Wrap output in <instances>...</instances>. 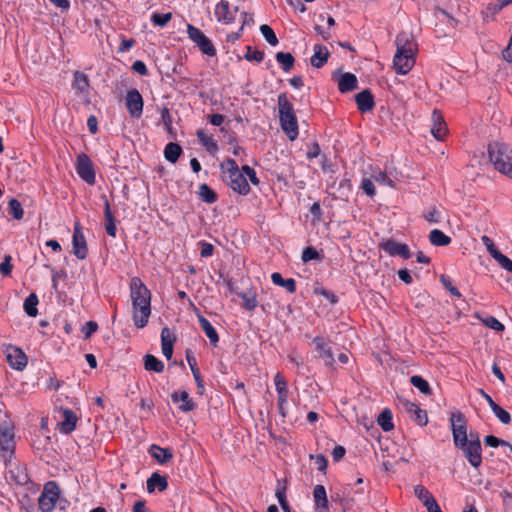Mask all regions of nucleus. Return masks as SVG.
<instances>
[{"label":"nucleus","instance_id":"34","mask_svg":"<svg viewBox=\"0 0 512 512\" xmlns=\"http://www.w3.org/2000/svg\"><path fill=\"white\" fill-rule=\"evenodd\" d=\"M198 320L201 328L209 338L211 344L216 345L219 341L218 334L211 323L203 316H198Z\"/></svg>","mask_w":512,"mask_h":512},{"label":"nucleus","instance_id":"60","mask_svg":"<svg viewBox=\"0 0 512 512\" xmlns=\"http://www.w3.org/2000/svg\"><path fill=\"white\" fill-rule=\"evenodd\" d=\"M11 256L10 255H6L4 257V260L3 262L0 264V273L4 276H8L10 275L11 271H12V264H11Z\"/></svg>","mask_w":512,"mask_h":512},{"label":"nucleus","instance_id":"17","mask_svg":"<svg viewBox=\"0 0 512 512\" xmlns=\"http://www.w3.org/2000/svg\"><path fill=\"white\" fill-rule=\"evenodd\" d=\"M238 13V7H235L232 11L228 1L222 0L220 1L215 8V16L218 21H223L225 23H231L236 19V14Z\"/></svg>","mask_w":512,"mask_h":512},{"label":"nucleus","instance_id":"20","mask_svg":"<svg viewBox=\"0 0 512 512\" xmlns=\"http://www.w3.org/2000/svg\"><path fill=\"white\" fill-rule=\"evenodd\" d=\"M63 419L58 422V428L60 432L64 434H70L76 426L77 416L76 414L68 409L62 412Z\"/></svg>","mask_w":512,"mask_h":512},{"label":"nucleus","instance_id":"37","mask_svg":"<svg viewBox=\"0 0 512 512\" xmlns=\"http://www.w3.org/2000/svg\"><path fill=\"white\" fill-rule=\"evenodd\" d=\"M144 367L147 371L161 373L164 370V363L157 359L154 355L146 354L144 356Z\"/></svg>","mask_w":512,"mask_h":512},{"label":"nucleus","instance_id":"54","mask_svg":"<svg viewBox=\"0 0 512 512\" xmlns=\"http://www.w3.org/2000/svg\"><path fill=\"white\" fill-rule=\"evenodd\" d=\"M440 282L442 285L453 295L456 297H461V293L459 290L452 284L451 279L446 275L440 276Z\"/></svg>","mask_w":512,"mask_h":512},{"label":"nucleus","instance_id":"31","mask_svg":"<svg viewBox=\"0 0 512 512\" xmlns=\"http://www.w3.org/2000/svg\"><path fill=\"white\" fill-rule=\"evenodd\" d=\"M313 497L318 509H322L325 512L328 511V499L325 487L323 485H316L314 487Z\"/></svg>","mask_w":512,"mask_h":512},{"label":"nucleus","instance_id":"56","mask_svg":"<svg viewBox=\"0 0 512 512\" xmlns=\"http://www.w3.org/2000/svg\"><path fill=\"white\" fill-rule=\"evenodd\" d=\"M240 297L243 299L244 307L247 310H253L254 308H256L257 300L254 295H252L251 293H241Z\"/></svg>","mask_w":512,"mask_h":512},{"label":"nucleus","instance_id":"59","mask_svg":"<svg viewBox=\"0 0 512 512\" xmlns=\"http://www.w3.org/2000/svg\"><path fill=\"white\" fill-rule=\"evenodd\" d=\"M481 241L492 257L494 255H496V253L499 252V250L496 248L494 242L492 241V239L490 237L484 235L481 237Z\"/></svg>","mask_w":512,"mask_h":512},{"label":"nucleus","instance_id":"12","mask_svg":"<svg viewBox=\"0 0 512 512\" xmlns=\"http://www.w3.org/2000/svg\"><path fill=\"white\" fill-rule=\"evenodd\" d=\"M76 171L80 178L89 185H93L95 183L93 163L86 154L82 153L77 156Z\"/></svg>","mask_w":512,"mask_h":512},{"label":"nucleus","instance_id":"42","mask_svg":"<svg viewBox=\"0 0 512 512\" xmlns=\"http://www.w3.org/2000/svg\"><path fill=\"white\" fill-rule=\"evenodd\" d=\"M377 423L384 431H391L394 428L391 411L384 409L378 416Z\"/></svg>","mask_w":512,"mask_h":512},{"label":"nucleus","instance_id":"40","mask_svg":"<svg viewBox=\"0 0 512 512\" xmlns=\"http://www.w3.org/2000/svg\"><path fill=\"white\" fill-rule=\"evenodd\" d=\"M275 58L277 62L281 64L285 72H289L294 66L295 59L289 52H278L276 53Z\"/></svg>","mask_w":512,"mask_h":512},{"label":"nucleus","instance_id":"36","mask_svg":"<svg viewBox=\"0 0 512 512\" xmlns=\"http://www.w3.org/2000/svg\"><path fill=\"white\" fill-rule=\"evenodd\" d=\"M182 153V148L179 144L170 142L164 149L165 159L171 163H175Z\"/></svg>","mask_w":512,"mask_h":512},{"label":"nucleus","instance_id":"51","mask_svg":"<svg viewBox=\"0 0 512 512\" xmlns=\"http://www.w3.org/2000/svg\"><path fill=\"white\" fill-rule=\"evenodd\" d=\"M171 18L172 14L170 12L165 14L154 13L151 17V21L154 25L163 27L171 20Z\"/></svg>","mask_w":512,"mask_h":512},{"label":"nucleus","instance_id":"50","mask_svg":"<svg viewBox=\"0 0 512 512\" xmlns=\"http://www.w3.org/2000/svg\"><path fill=\"white\" fill-rule=\"evenodd\" d=\"M481 321L483 322V324L486 327L493 329L495 331H503L504 330V325L493 316H487L486 318H481Z\"/></svg>","mask_w":512,"mask_h":512},{"label":"nucleus","instance_id":"13","mask_svg":"<svg viewBox=\"0 0 512 512\" xmlns=\"http://www.w3.org/2000/svg\"><path fill=\"white\" fill-rule=\"evenodd\" d=\"M126 107L131 117L139 118L143 111V98L137 89H131L126 95Z\"/></svg>","mask_w":512,"mask_h":512},{"label":"nucleus","instance_id":"64","mask_svg":"<svg viewBox=\"0 0 512 512\" xmlns=\"http://www.w3.org/2000/svg\"><path fill=\"white\" fill-rule=\"evenodd\" d=\"M98 329V325L96 322L94 321H88L85 326H83L82 328V331L84 332L85 334V339H88L90 338V336L96 332V330Z\"/></svg>","mask_w":512,"mask_h":512},{"label":"nucleus","instance_id":"23","mask_svg":"<svg viewBox=\"0 0 512 512\" xmlns=\"http://www.w3.org/2000/svg\"><path fill=\"white\" fill-rule=\"evenodd\" d=\"M313 51L314 54L310 59V63L315 68H321L327 62L330 53L325 46L320 44H316Z\"/></svg>","mask_w":512,"mask_h":512},{"label":"nucleus","instance_id":"63","mask_svg":"<svg viewBox=\"0 0 512 512\" xmlns=\"http://www.w3.org/2000/svg\"><path fill=\"white\" fill-rule=\"evenodd\" d=\"M310 458L311 459H314L315 460V465L317 466V469L319 471H325L326 468H327V460L326 458L324 457V455L322 454H319V455H310Z\"/></svg>","mask_w":512,"mask_h":512},{"label":"nucleus","instance_id":"27","mask_svg":"<svg viewBox=\"0 0 512 512\" xmlns=\"http://www.w3.org/2000/svg\"><path fill=\"white\" fill-rule=\"evenodd\" d=\"M414 493L426 509H431V507L437 504L433 495L422 485H416L414 487Z\"/></svg>","mask_w":512,"mask_h":512},{"label":"nucleus","instance_id":"57","mask_svg":"<svg viewBox=\"0 0 512 512\" xmlns=\"http://www.w3.org/2000/svg\"><path fill=\"white\" fill-rule=\"evenodd\" d=\"M161 120L164 124L165 129L169 133H172V117L167 107H164L161 111Z\"/></svg>","mask_w":512,"mask_h":512},{"label":"nucleus","instance_id":"53","mask_svg":"<svg viewBox=\"0 0 512 512\" xmlns=\"http://www.w3.org/2000/svg\"><path fill=\"white\" fill-rule=\"evenodd\" d=\"M245 59L248 61L262 62L264 59V53L259 50H253L251 46H247V53Z\"/></svg>","mask_w":512,"mask_h":512},{"label":"nucleus","instance_id":"14","mask_svg":"<svg viewBox=\"0 0 512 512\" xmlns=\"http://www.w3.org/2000/svg\"><path fill=\"white\" fill-rule=\"evenodd\" d=\"M400 403L416 424L420 426H425L427 424L428 416L425 410H422L419 406L406 399H400Z\"/></svg>","mask_w":512,"mask_h":512},{"label":"nucleus","instance_id":"15","mask_svg":"<svg viewBox=\"0 0 512 512\" xmlns=\"http://www.w3.org/2000/svg\"><path fill=\"white\" fill-rule=\"evenodd\" d=\"M9 365L19 371H22L28 363L25 353L17 347H9L6 352Z\"/></svg>","mask_w":512,"mask_h":512},{"label":"nucleus","instance_id":"61","mask_svg":"<svg viewBox=\"0 0 512 512\" xmlns=\"http://www.w3.org/2000/svg\"><path fill=\"white\" fill-rule=\"evenodd\" d=\"M484 442L486 445H488L490 447L509 445V443L507 441L499 439L493 435L486 436L484 439Z\"/></svg>","mask_w":512,"mask_h":512},{"label":"nucleus","instance_id":"7","mask_svg":"<svg viewBox=\"0 0 512 512\" xmlns=\"http://www.w3.org/2000/svg\"><path fill=\"white\" fill-rule=\"evenodd\" d=\"M187 34L203 54L209 57H214L216 55V48L212 41L200 29L188 24Z\"/></svg>","mask_w":512,"mask_h":512},{"label":"nucleus","instance_id":"38","mask_svg":"<svg viewBox=\"0 0 512 512\" xmlns=\"http://www.w3.org/2000/svg\"><path fill=\"white\" fill-rule=\"evenodd\" d=\"M429 240L434 246H447L451 243V238L438 229L430 232Z\"/></svg>","mask_w":512,"mask_h":512},{"label":"nucleus","instance_id":"8","mask_svg":"<svg viewBox=\"0 0 512 512\" xmlns=\"http://www.w3.org/2000/svg\"><path fill=\"white\" fill-rule=\"evenodd\" d=\"M470 439L465 442V445H460L458 448L463 450L464 456L467 458L469 463L478 468L481 465L482 457H481V443L478 435L473 437V434L470 433Z\"/></svg>","mask_w":512,"mask_h":512},{"label":"nucleus","instance_id":"22","mask_svg":"<svg viewBox=\"0 0 512 512\" xmlns=\"http://www.w3.org/2000/svg\"><path fill=\"white\" fill-rule=\"evenodd\" d=\"M172 401L174 403L181 402V405L179 406V410L188 413L195 409V403L190 398L187 391L183 390L181 392H174L171 395Z\"/></svg>","mask_w":512,"mask_h":512},{"label":"nucleus","instance_id":"32","mask_svg":"<svg viewBox=\"0 0 512 512\" xmlns=\"http://www.w3.org/2000/svg\"><path fill=\"white\" fill-rule=\"evenodd\" d=\"M186 359H187V362L191 368V371H192V374H193V377L195 379V382H196V385H197V388L199 389V394H203L204 393V383H203V380L200 376V372H199V369L197 368V362H196V359L194 356H192L190 354L189 351L186 352Z\"/></svg>","mask_w":512,"mask_h":512},{"label":"nucleus","instance_id":"45","mask_svg":"<svg viewBox=\"0 0 512 512\" xmlns=\"http://www.w3.org/2000/svg\"><path fill=\"white\" fill-rule=\"evenodd\" d=\"M9 205V213L16 220H21L23 218V208L21 203L17 199H11L8 203Z\"/></svg>","mask_w":512,"mask_h":512},{"label":"nucleus","instance_id":"47","mask_svg":"<svg viewBox=\"0 0 512 512\" xmlns=\"http://www.w3.org/2000/svg\"><path fill=\"white\" fill-rule=\"evenodd\" d=\"M260 32L263 35V37L265 38V40L270 45L276 46L278 44V39H277L274 31L272 30V28L269 25H267V24L261 25Z\"/></svg>","mask_w":512,"mask_h":512},{"label":"nucleus","instance_id":"35","mask_svg":"<svg viewBox=\"0 0 512 512\" xmlns=\"http://www.w3.org/2000/svg\"><path fill=\"white\" fill-rule=\"evenodd\" d=\"M271 280L275 285L285 288L289 293H293L296 290L295 280L292 278L284 279L278 272L271 275Z\"/></svg>","mask_w":512,"mask_h":512},{"label":"nucleus","instance_id":"9","mask_svg":"<svg viewBox=\"0 0 512 512\" xmlns=\"http://www.w3.org/2000/svg\"><path fill=\"white\" fill-rule=\"evenodd\" d=\"M453 440L455 446L465 445L469 439L464 415L461 412H454L450 418Z\"/></svg>","mask_w":512,"mask_h":512},{"label":"nucleus","instance_id":"55","mask_svg":"<svg viewBox=\"0 0 512 512\" xmlns=\"http://www.w3.org/2000/svg\"><path fill=\"white\" fill-rule=\"evenodd\" d=\"M16 474L14 470H11L10 473L12 474V477L15 478L16 482L20 485L26 484L28 482V475L25 471V468L17 467L16 468Z\"/></svg>","mask_w":512,"mask_h":512},{"label":"nucleus","instance_id":"33","mask_svg":"<svg viewBox=\"0 0 512 512\" xmlns=\"http://www.w3.org/2000/svg\"><path fill=\"white\" fill-rule=\"evenodd\" d=\"M150 453L153 458H155L159 463H166L170 461L173 457V454L170 449L161 448L157 445H152L150 447Z\"/></svg>","mask_w":512,"mask_h":512},{"label":"nucleus","instance_id":"39","mask_svg":"<svg viewBox=\"0 0 512 512\" xmlns=\"http://www.w3.org/2000/svg\"><path fill=\"white\" fill-rule=\"evenodd\" d=\"M38 297L35 293H31L24 301V311L30 317H36L38 315Z\"/></svg>","mask_w":512,"mask_h":512},{"label":"nucleus","instance_id":"29","mask_svg":"<svg viewBox=\"0 0 512 512\" xmlns=\"http://www.w3.org/2000/svg\"><path fill=\"white\" fill-rule=\"evenodd\" d=\"M168 486L166 477L158 473H153L147 480V491L152 493L158 488L159 491H164Z\"/></svg>","mask_w":512,"mask_h":512},{"label":"nucleus","instance_id":"28","mask_svg":"<svg viewBox=\"0 0 512 512\" xmlns=\"http://www.w3.org/2000/svg\"><path fill=\"white\" fill-rule=\"evenodd\" d=\"M357 78L352 73H344L338 81V88L342 93L352 91L357 88Z\"/></svg>","mask_w":512,"mask_h":512},{"label":"nucleus","instance_id":"25","mask_svg":"<svg viewBox=\"0 0 512 512\" xmlns=\"http://www.w3.org/2000/svg\"><path fill=\"white\" fill-rule=\"evenodd\" d=\"M174 340L169 328L164 327L161 331L162 353L168 360L171 359L173 354Z\"/></svg>","mask_w":512,"mask_h":512},{"label":"nucleus","instance_id":"6","mask_svg":"<svg viewBox=\"0 0 512 512\" xmlns=\"http://www.w3.org/2000/svg\"><path fill=\"white\" fill-rule=\"evenodd\" d=\"M60 495V488L56 482L50 481L45 484L42 494L39 497L38 504L42 512H51L56 506Z\"/></svg>","mask_w":512,"mask_h":512},{"label":"nucleus","instance_id":"5","mask_svg":"<svg viewBox=\"0 0 512 512\" xmlns=\"http://www.w3.org/2000/svg\"><path fill=\"white\" fill-rule=\"evenodd\" d=\"M223 179L228 185L240 194H247L250 191L246 177L239 171L238 165L233 159H227L221 164Z\"/></svg>","mask_w":512,"mask_h":512},{"label":"nucleus","instance_id":"41","mask_svg":"<svg viewBox=\"0 0 512 512\" xmlns=\"http://www.w3.org/2000/svg\"><path fill=\"white\" fill-rule=\"evenodd\" d=\"M73 87L80 93H86L89 87V80L87 75L76 71L74 73Z\"/></svg>","mask_w":512,"mask_h":512},{"label":"nucleus","instance_id":"18","mask_svg":"<svg viewBox=\"0 0 512 512\" xmlns=\"http://www.w3.org/2000/svg\"><path fill=\"white\" fill-rule=\"evenodd\" d=\"M313 342L316 345L318 357L324 361L326 366L333 368L335 359L331 348L322 337H315Z\"/></svg>","mask_w":512,"mask_h":512},{"label":"nucleus","instance_id":"26","mask_svg":"<svg viewBox=\"0 0 512 512\" xmlns=\"http://www.w3.org/2000/svg\"><path fill=\"white\" fill-rule=\"evenodd\" d=\"M102 199L104 201V216L106 220L105 229L108 235L115 237L116 236V225H115V219L112 215L110 204L105 195L102 196Z\"/></svg>","mask_w":512,"mask_h":512},{"label":"nucleus","instance_id":"24","mask_svg":"<svg viewBox=\"0 0 512 512\" xmlns=\"http://www.w3.org/2000/svg\"><path fill=\"white\" fill-rule=\"evenodd\" d=\"M358 109L361 112H367L373 109L375 103L373 95L369 90H363L358 93L355 97Z\"/></svg>","mask_w":512,"mask_h":512},{"label":"nucleus","instance_id":"21","mask_svg":"<svg viewBox=\"0 0 512 512\" xmlns=\"http://www.w3.org/2000/svg\"><path fill=\"white\" fill-rule=\"evenodd\" d=\"M432 120H433V125L431 128L432 135L437 140H443L444 136L447 133V127L445 125L443 116L441 115V113L439 111L434 110L432 113Z\"/></svg>","mask_w":512,"mask_h":512},{"label":"nucleus","instance_id":"16","mask_svg":"<svg viewBox=\"0 0 512 512\" xmlns=\"http://www.w3.org/2000/svg\"><path fill=\"white\" fill-rule=\"evenodd\" d=\"M381 248L391 256H400L403 259H409L411 253L406 244L396 242L394 240H387L380 244Z\"/></svg>","mask_w":512,"mask_h":512},{"label":"nucleus","instance_id":"19","mask_svg":"<svg viewBox=\"0 0 512 512\" xmlns=\"http://www.w3.org/2000/svg\"><path fill=\"white\" fill-rule=\"evenodd\" d=\"M274 382L278 393V408L280 413L285 416L284 405L288 398L287 381L281 373H277L274 377Z\"/></svg>","mask_w":512,"mask_h":512},{"label":"nucleus","instance_id":"1","mask_svg":"<svg viewBox=\"0 0 512 512\" xmlns=\"http://www.w3.org/2000/svg\"><path fill=\"white\" fill-rule=\"evenodd\" d=\"M130 298L133 322L137 328H144L151 314V293L138 277L130 281Z\"/></svg>","mask_w":512,"mask_h":512},{"label":"nucleus","instance_id":"4","mask_svg":"<svg viewBox=\"0 0 512 512\" xmlns=\"http://www.w3.org/2000/svg\"><path fill=\"white\" fill-rule=\"evenodd\" d=\"M279 120L287 137L293 141L298 137V122L292 103L285 93L278 95Z\"/></svg>","mask_w":512,"mask_h":512},{"label":"nucleus","instance_id":"30","mask_svg":"<svg viewBox=\"0 0 512 512\" xmlns=\"http://www.w3.org/2000/svg\"><path fill=\"white\" fill-rule=\"evenodd\" d=\"M73 254L78 259H85L87 256V244L84 235H73Z\"/></svg>","mask_w":512,"mask_h":512},{"label":"nucleus","instance_id":"2","mask_svg":"<svg viewBox=\"0 0 512 512\" xmlns=\"http://www.w3.org/2000/svg\"><path fill=\"white\" fill-rule=\"evenodd\" d=\"M397 51L393 66L398 74H407L415 64L416 44L409 33H400L396 37Z\"/></svg>","mask_w":512,"mask_h":512},{"label":"nucleus","instance_id":"3","mask_svg":"<svg viewBox=\"0 0 512 512\" xmlns=\"http://www.w3.org/2000/svg\"><path fill=\"white\" fill-rule=\"evenodd\" d=\"M489 160L495 170L512 178V147L502 142L488 145Z\"/></svg>","mask_w":512,"mask_h":512},{"label":"nucleus","instance_id":"11","mask_svg":"<svg viewBox=\"0 0 512 512\" xmlns=\"http://www.w3.org/2000/svg\"><path fill=\"white\" fill-rule=\"evenodd\" d=\"M363 484V479L358 478L354 484H348L343 487L342 493L337 494L336 498L333 497L334 500H338L340 504L345 508L349 506L350 503L355 501V495H362L365 493Z\"/></svg>","mask_w":512,"mask_h":512},{"label":"nucleus","instance_id":"58","mask_svg":"<svg viewBox=\"0 0 512 512\" xmlns=\"http://www.w3.org/2000/svg\"><path fill=\"white\" fill-rule=\"evenodd\" d=\"M320 255L316 249L313 247H307L302 252V260L303 262H308L310 260L319 259Z\"/></svg>","mask_w":512,"mask_h":512},{"label":"nucleus","instance_id":"46","mask_svg":"<svg viewBox=\"0 0 512 512\" xmlns=\"http://www.w3.org/2000/svg\"><path fill=\"white\" fill-rule=\"evenodd\" d=\"M197 137H198L199 141L202 143V145L205 146V148L208 151L211 152V151H215L217 149V144L215 143L213 138L211 136H207L203 130L197 131Z\"/></svg>","mask_w":512,"mask_h":512},{"label":"nucleus","instance_id":"10","mask_svg":"<svg viewBox=\"0 0 512 512\" xmlns=\"http://www.w3.org/2000/svg\"><path fill=\"white\" fill-rule=\"evenodd\" d=\"M15 441L13 426L7 422L0 424V451L2 456L6 459L8 455L11 457L14 454Z\"/></svg>","mask_w":512,"mask_h":512},{"label":"nucleus","instance_id":"44","mask_svg":"<svg viewBox=\"0 0 512 512\" xmlns=\"http://www.w3.org/2000/svg\"><path fill=\"white\" fill-rule=\"evenodd\" d=\"M411 384L420 390L423 394L430 395L431 394V388L429 386V383L423 379L421 376L414 375L410 378Z\"/></svg>","mask_w":512,"mask_h":512},{"label":"nucleus","instance_id":"52","mask_svg":"<svg viewBox=\"0 0 512 512\" xmlns=\"http://www.w3.org/2000/svg\"><path fill=\"white\" fill-rule=\"evenodd\" d=\"M493 258L500 264L503 269L512 272V260L507 256L499 251L496 253V255L493 256Z\"/></svg>","mask_w":512,"mask_h":512},{"label":"nucleus","instance_id":"49","mask_svg":"<svg viewBox=\"0 0 512 512\" xmlns=\"http://www.w3.org/2000/svg\"><path fill=\"white\" fill-rule=\"evenodd\" d=\"M374 181H376L379 184H383L389 187H393V181L387 176L386 172L378 170L374 171L371 176Z\"/></svg>","mask_w":512,"mask_h":512},{"label":"nucleus","instance_id":"62","mask_svg":"<svg viewBox=\"0 0 512 512\" xmlns=\"http://www.w3.org/2000/svg\"><path fill=\"white\" fill-rule=\"evenodd\" d=\"M361 188L368 196L372 197L375 195V188L371 179L364 178L362 180Z\"/></svg>","mask_w":512,"mask_h":512},{"label":"nucleus","instance_id":"43","mask_svg":"<svg viewBox=\"0 0 512 512\" xmlns=\"http://www.w3.org/2000/svg\"><path fill=\"white\" fill-rule=\"evenodd\" d=\"M199 197L206 203L212 204L216 202V193L207 185L201 184L199 187Z\"/></svg>","mask_w":512,"mask_h":512},{"label":"nucleus","instance_id":"48","mask_svg":"<svg viewBox=\"0 0 512 512\" xmlns=\"http://www.w3.org/2000/svg\"><path fill=\"white\" fill-rule=\"evenodd\" d=\"M495 416L499 419V421L503 424H509L511 421L510 414L504 410L498 404H494L493 408H491Z\"/></svg>","mask_w":512,"mask_h":512}]
</instances>
